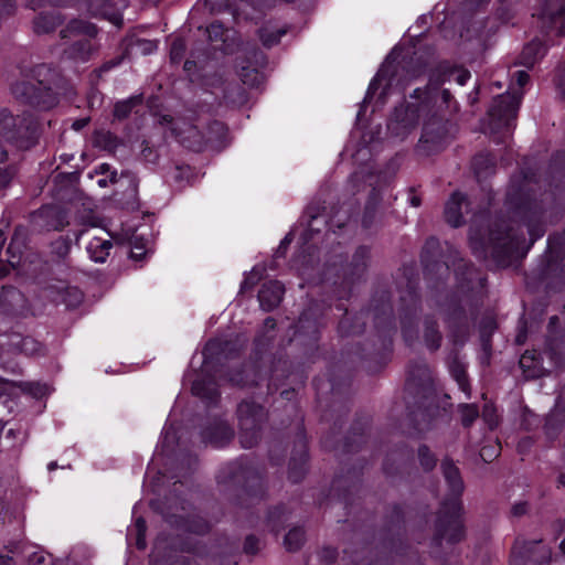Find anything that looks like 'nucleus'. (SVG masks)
Returning a JSON list of instances; mask_svg holds the SVG:
<instances>
[{
  "label": "nucleus",
  "instance_id": "36",
  "mask_svg": "<svg viewBox=\"0 0 565 565\" xmlns=\"http://www.w3.org/2000/svg\"><path fill=\"white\" fill-rule=\"evenodd\" d=\"M182 51H183V43L181 41L173 42L172 47H171V53H170L171 58L173 61L181 58Z\"/></svg>",
  "mask_w": 565,
  "mask_h": 565
},
{
  "label": "nucleus",
  "instance_id": "34",
  "mask_svg": "<svg viewBox=\"0 0 565 565\" xmlns=\"http://www.w3.org/2000/svg\"><path fill=\"white\" fill-rule=\"evenodd\" d=\"M188 135L182 136L180 135L181 142L185 143L189 148H195L194 142L190 140L191 137H199V131L194 127H189L186 130Z\"/></svg>",
  "mask_w": 565,
  "mask_h": 565
},
{
  "label": "nucleus",
  "instance_id": "38",
  "mask_svg": "<svg viewBox=\"0 0 565 565\" xmlns=\"http://www.w3.org/2000/svg\"><path fill=\"white\" fill-rule=\"evenodd\" d=\"M146 255V250L143 248V246H138V245H135L132 248H131V252H130V257L135 260H141L142 257Z\"/></svg>",
  "mask_w": 565,
  "mask_h": 565
},
{
  "label": "nucleus",
  "instance_id": "49",
  "mask_svg": "<svg viewBox=\"0 0 565 565\" xmlns=\"http://www.w3.org/2000/svg\"><path fill=\"white\" fill-rule=\"evenodd\" d=\"M449 98H450L449 92L448 90H444L443 92V99H444V102L448 103Z\"/></svg>",
  "mask_w": 565,
  "mask_h": 565
},
{
  "label": "nucleus",
  "instance_id": "27",
  "mask_svg": "<svg viewBox=\"0 0 565 565\" xmlns=\"http://www.w3.org/2000/svg\"><path fill=\"white\" fill-rule=\"evenodd\" d=\"M418 454H419L420 463L426 470H429L435 466V458L429 452L428 448H426V447L419 448Z\"/></svg>",
  "mask_w": 565,
  "mask_h": 565
},
{
  "label": "nucleus",
  "instance_id": "32",
  "mask_svg": "<svg viewBox=\"0 0 565 565\" xmlns=\"http://www.w3.org/2000/svg\"><path fill=\"white\" fill-rule=\"evenodd\" d=\"M469 239L473 253L478 256H483L487 249L483 243H481L472 232L470 233Z\"/></svg>",
  "mask_w": 565,
  "mask_h": 565
},
{
  "label": "nucleus",
  "instance_id": "10",
  "mask_svg": "<svg viewBox=\"0 0 565 565\" xmlns=\"http://www.w3.org/2000/svg\"><path fill=\"white\" fill-rule=\"evenodd\" d=\"M466 202L463 194L456 192L451 195L445 207V215L447 222L457 227L461 224V206Z\"/></svg>",
  "mask_w": 565,
  "mask_h": 565
},
{
  "label": "nucleus",
  "instance_id": "61",
  "mask_svg": "<svg viewBox=\"0 0 565 565\" xmlns=\"http://www.w3.org/2000/svg\"><path fill=\"white\" fill-rule=\"evenodd\" d=\"M13 93L18 95V94H19V87H15V88L13 89Z\"/></svg>",
  "mask_w": 565,
  "mask_h": 565
},
{
  "label": "nucleus",
  "instance_id": "19",
  "mask_svg": "<svg viewBox=\"0 0 565 565\" xmlns=\"http://www.w3.org/2000/svg\"><path fill=\"white\" fill-rule=\"evenodd\" d=\"M90 50L92 45L89 42L78 41L73 45L70 52V56L74 60L85 61L88 57Z\"/></svg>",
  "mask_w": 565,
  "mask_h": 565
},
{
  "label": "nucleus",
  "instance_id": "25",
  "mask_svg": "<svg viewBox=\"0 0 565 565\" xmlns=\"http://www.w3.org/2000/svg\"><path fill=\"white\" fill-rule=\"evenodd\" d=\"M451 372H452L459 387L461 388V391L465 392L467 394V396H469L468 384L466 381V373H465L463 367L457 365L451 370Z\"/></svg>",
  "mask_w": 565,
  "mask_h": 565
},
{
  "label": "nucleus",
  "instance_id": "54",
  "mask_svg": "<svg viewBox=\"0 0 565 565\" xmlns=\"http://www.w3.org/2000/svg\"><path fill=\"white\" fill-rule=\"evenodd\" d=\"M100 170H102V172H107V171L109 170V166H108V164H106V163H103V164L100 166Z\"/></svg>",
  "mask_w": 565,
  "mask_h": 565
},
{
  "label": "nucleus",
  "instance_id": "63",
  "mask_svg": "<svg viewBox=\"0 0 565 565\" xmlns=\"http://www.w3.org/2000/svg\"><path fill=\"white\" fill-rule=\"evenodd\" d=\"M115 175H116V173L111 172V181H115Z\"/></svg>",
  "mask_w": 565,
  "mask_h": 565
},
{
  "label": "nucleus",
  "instance_id": "52",
  "mask_svg": "<svg viewBox=\"0 0 565 565\" xmlns=\"http://www.w3.org/2000/svg\"><path fill=\"white\" fill-rule=\"evenodd\" d=\"M527 359H529V358H527V355H526V354H524V355L521 358V360H520V365H521V366H525V365H526L525 363H526V360H527Z\"/></svg>",
  "mask_w": 565,
  "mask_h": 565
},
{
  "label": "nucleus",
  "instance_id": "28",
  "mask_svg": "<svg viewBox=\"0 0 565 565\" xmlns=\"http://www.w3.org/2000/svg\"><path fill=\"white\" fill-rule=\"evenodd\" d=\"M508 241H509L508 234L504 237H501V236H495L494 233H491L490 237H489V243L493 250L497 248L509 249L510 242H508Z\"/></svg>",
  "mask_w": 565,
  "mask_h": 565
},
{
  "label": "nucleus",
  "instance_id": "21",
  "mask_svg": "<svg viewBox=\"0 0 565 565\" xmlns=\"http://www.w3.org/2000/svg\"><path fill=\"white\" fill-rule=\"evenodd\" d=\"M21 351L28 355H36L43 351L40 342L32 338H24L21 341Z\"/></svg>",
  "mask_w": 565,
  "mask_h": 565
},
{
  "label": "nucleus",
  "instance_id": "2",
  "mask_svg": "<svg viewBox=\"0 0 565 565\" xmlns=\"http://www.w3.org/2000/svg\"><path fill=\"white\" fill-rule=\"evenodd\" d=\"M441 470L449 489V499L443 504L444 516L439 519L440 526L444 527L441 535L450 542L459 541L462 537V524L459 521L460 502L459 497L463 491L458 468L449 460H444Z\"/></svg>",
  "mask_w": 565,
  "mask_h": 565
},
{
  "label": "nucleus",
  "instance_id": "14",
  "mask_svg": "<svg viewBox=\"0 0 565 565\" xmlns=\"http://www.w3.org/2000/svg\"><path fill=\"white\" fill-rule=\"evenodd\" d=\"M285 33V29L266 25L259 31V38L265 46H273Z\"/></svg>",
  "mask_w": 565,
  "mask_h": 565
},
{
  "label": "nucleus",
  "instance_id": "33",
  "mask_svg": "<svg viewBox=\"0 0 565 565\" xmlns=\"http://www.w3.org/2000/svg\"><path fill=\"white\" fill-rule=\"evenodd\" d=\"M137 45H138V49L143 54H150V53L154 52L158 46L156 41H150V40L138 41Z\"/></svg>",
  "mask_w": 565,
  "mask_h": 565
},
{
  "label": "nucleus",
  "instance_id": "23",
  "mask_svg": "<svg viewBox=\"0 0 565 565\" xmlns=\"http://www.w3.org/2000/svg\"><path fill=\"white\" fill-rule=\"evenodd\" d=\"M478 417V409L475 405H463L461 407V419L465 426L471 425V423Z\"/></svg>",
  "mask_w": 565,
  "mask_h": 565
},
{
  "label": "nucleus",
  "instance_id": "59",
  "mask_svg": "<svg viewBox=\"0 0 565 565\" xmlns=\"http://www.w3.org/2000/svg\"><path fill=\"white\" fill-rule=\"evenodd\" d=\"M558 87L563 90V93H565V88H563V83L562 82L558 83Z\"/></svg>",
  "mask_w": 565,
  "mask_h": 565
},
{
  "label": "nucleus",
  "instance_id": "29",
  "mask_svg": "<svg viewBox=\"0 0 565 565\" xmlns=\"http://www.w3.org/2000/svg\"><path fill=\"white\" fill-rule=\"evenodd\" d=\"M54 22L49 20L47 17H40L34 22V28L38 33L50 32L54 29Z\"/></svg>",
  "mask_w": 565,
  "mask_h": 565
},
{
  "label": "nucleus",
  "instance_id": "11",
  "mask_svg": "<svg viewBox=\"0 0 565 565\" xmlns=\"http://www.w3.org/2000/svg\"><path fill=\"white\" fill-rule=\"evenodd\" d=\"M40 215L47 220L46 226L50 230L60 231L68 224L66 214L61 209L55 206L43 207L40 211Z\"/></svg>",
  "mask_w": 565,
  "mask_h": 565
},
{
  "label": "nucleus",
  "instance_id": "41",
  "mask_svg": "<svg viewBox=\"0 0 565 565\" xmlns=\"http://www.w3.org/2000/svg\"><path fill=\"white\" fill-rule=\"evenodd\" d=\"M14 8L12 0H0V9L4 13H10Z\"/></svg>",
  "mask_w": 565,
  "mask_h": 565
},
{
  "label": "nucleus",
  "instance_id": "35",
  "mask_svg": "<svg viewBox=\"0 0 565 565\" xmlns=\"http://www.w3.org/2000/svg\"><path fill=\"white\" fill-rule=\"evenodd\" d=\"M221 345H222V343L220 340L209 341L203 350V355L205 358L213 355L218 349H221Z\"/></svg>",
  "mask_w": 565,
  "mask_h": 565
},
{
  "label": "nucleus",
  "instance_id": "58",
  "mask_svg": "<svg viewBox=\"0 0 565 565\" xmlns=\"http://www.w3.org/2000/svg\"><path fill=\"white\" fill-rule=\"evenodd\" d=\"M49 470H53L55 468V463L54 462H51L49 466H47Z\"/></svg>",
  "mask_w": 565,
  "mask_h": 565
},
{
  "label": "nucleus",
  "instance_id": "46",
  "mask_svg": "<svg viewBox=\"0 0 565 565\" xmlns=\"http://www.w3.org/2000/svg\"><path fill=\"white\" fill-rule=\"evenodd\" d=\"M86 125V120L83 119V120H77L73 124V128L78 130L81 128H83L84 126Z\"/></svg>",
  "mask_w": 565,
  "mask_h": 565
},
{
  "label": "nucleus",
  "instance_id": "26",
  "mask_svg": "<svg viewBox=\"0 0 565 565\" xmlns=\"http://www.w3.org/2000/svg\"><path fill=\"white\" fill-rule=\"evenodd\" d=\"M70 30L78 33H85L87 35H94L96 33L94 25L81 21H73L70 24Z\"/></svg>",
  "mask_w": 565,
  "mask_h": 565
},
{
  "label": "nucleus",
  "instance_id": "24",
  "mask_svg": "<svg viewBox=\"0 0 565 565\" xmlns=\"http://www.w3.org/2000/svg\"><path fill=\"white\" fill-rule=\"evenodd\" d=\"M425 340L427 347L434 350L439 347L440 335L433 327H427L425 332Z\"/></svg>",
  "mask_w": 565,
  "mask_h": 565
},
{
  "label": "nucleus",
  "instance_id": "40",
  "mask_svg": "<svg viewBox=\"0 0 565 565\" xmlns=\"http://www.w3.org/2000/svg\"><path fill=\"white\" fill-rule=\"evenodd\" d=\"M11 174L0 167V190L3 189L10 181Z\"/></svg>",
  "mask_w": 565,
  "mask_h": 565
},
{
  "label": "nucleus",
  "instance_id": "53",
  "mask_svg": "<svg viewBox=\"0 0 565 565\" xmlns=\"http://www.w3.org/2000/svg\"><path fill=\"white\" fill-rule=\"evenodd\" d=\"M230 381L237 385H241L243 383V381L241 379H236V377H231Z\"/></svg>",
  "mask_w": 565,
  "mask_h": 565
},
{
  "label": "nucleus",
  "instance_id": "9",
  "mask_svg": "<svg viewBox=\"0 0 565 565\" xmlns=\"http://www.w3.org/2000/svg\"><path fill=\"white\" fill-rule=\"evenodd\" d=\"M111 247L113 244L109 239L103 237H93L89 241L86 250L92 260L95 263H104L109 256Z\"/></svg>",
  "mask_w": 565,
  "mask_h": 565
},
{
  "label": "nucleus",
  "instance_id": "47",
  "mask_svg": "<svg viewBox=\"0 0 565 565\" xmlns=\"http://www.w3.org/2000/svg\"><path fill=\"white\" fill-rule=\"evenodd\" d=\"M253 543H254V539L253 537H248L247 541H246V548L248 551H250V552L253 551L252 550L253 548Z\"/></svg>",
  "mask_w": 565,
  "mask_h": 565
},
{
  "label": "nucleus",
  "instance_id": "42",
  "mask_svg": "<svg viewBox=\"0 0 565 565\" xmlns=\"http://www.w3.org/2000/svg\"><path fill=\"white\" fill-rule=\"evenodd\" d=\"M526 511V504L525 503H516L512 508V512L514 515H521Z\"/></svg>",
  "mask_w": 565,
  "mask_h": 565
},
{
  "label": "nucleus",
  "instance_id": "62",
  "mask_svg": "<svg viewBox=\"0 0 565 565\" xmlns=\"http://www.w3.org/2000/svg\"><path fill=\"white\" fill-rule=\"evenodd\" d=\"M18 131H19V134H23L21 126L18 127Z\"/></svg>",
  "mask_w": 565,
  "mask_h": 565
},
{
  "label": "nucleus",
  "instance_id": "15",
  "mask_svg": "<svg viewBox=\"0 0 565 565\" xmlns=\"http://www.w3.org/2000/svg\"><path fill=\"white\" fill-rule=\"evenodd\" d=\"M18 127L17 118L8 113L1 114L0 119V135L8 141H15V135L12 128Z\"/></svg>",
  "mask_w": 565,
  "mask_h": 565
},
{
  "label": "nucleus",
  "instance_id": "20",
  "mask_svg": "<svg viewBox=\"0 0 565 565\" xmlns=\"http://www.w3.org/2000/svg\"><path fill=\"white\" fill-rule=\"evenodd\" d=\"M140 102L139 97H131L115 105L114 115L117 118H125L131 111V108Z\"/></svg>",
  "mask_w": 565,
  "mask_h": 565
},
{
  "label": "nucleus",
  "instance_id": "45",
  "mask_svg": "<svg viewBox=\"0 0 565 565\" xmlns=\"http://www.w3.org/2000/svg\"><path fill=\"white\" fill-rule=\"evenodd\" d=\"M49 392V388L46 385H36V392L35 395L42 396Z\"/></svg>",
  "mask_w": 565,
  "mask_h": 565
},
{
  "label": "nucleus",
  "instance_id": "16",
  "mask_svg": "<svg viewBox=\"0 0 565 565\" xmlns=\"http://www.w3.org/2000/svg\"><path fill=\"white\" fill-rule=\"evenodd\" d=\"M470 78V73L466 70H450L444 73V77L440 79V82L445 81H455L460 86H463L467 81ZM430 84H435V79L430 77L429 79ZM439 83V81L436 82V85Z\"/></svg>",
  "mask_w": 565,
  "mask_h": 565
},
{
  "label": "nucleus",
  "instance_id": "64",
  "mask_svg": "<svg viewBox=\"0 0 565 565\" xmlns=\"http://www.w3.org/2000/svg\"><path fill=\"white\" fill-rule=\"evenodd\" d=\"M305 320V316L299 319V323H302Z\"/></svg>",
  "mask_w": 565,
  "mask_h": 565
},
{
  "label": "nucleus",
  "instance_id": "37",
  "mask_svg": "<svg viewBox=\"0 0 565 565\" xmlns=\"http://www.w3.org/2000/svg\"><path fill=\"white\" fill-rule=\"evenodd\" d=\"M518 86L521 88L529 82V74L525 71H518L513 76Z\"/></svg>",
  "mask_w": 565,
  "mask_h": 565
},
{
  "label": "nucleus",
  "instance_id": "5",
  "mask_svg": "<svg viewBox=\"0 0 565 565\" xmlns=\"http://www.w3.org/2000/svg\"><path fill=\"white\" fill-rule=\"evenodd\" d=\"M522 95L515 90L508 92L493 99L489 116L499 124L508 122L515 116Z\"/></svg>",
  "mask_w": 565,
  "mask_h": 565
},
{
  "label": "nucleus",
  "instance_id": "57",
  "mask_svg": "<svg viewBox=\"0 0 565 565\" xmlns=\"http://www.w3.org/2000/svg\"><path fill=\"white\" fill-rule=\"evenodd\" d=\"M559 548L563 552V554L565 555V539L561 542Z\"/></svg>",
  "mask_w": 565,
  "mask_h": 565
},
{
  "label": "nucleus",
  "instance_id": "18",
  "mask_svg": "<svg viewBox=\"0 0 565 565\" xmlns=\"http://www.w3.org/2000/svg\"><path fill=\"white\" fill-rule=\"evenodd\" d=\"M303 531L299 527L291 529L285 537V546L289 551H297L303 543Z\"/></svg>",
  "mask_w": 565,
  "mask_h": 565
},
{
  "label": "nucleus",
  "instance_id": "39",
  "mask_svg": "<svg viewBox=\"0 0 565 565\" xmlns=\"http://www.w3.org/2000/svg\"><path fill=\"white\" fill-rule=\"evenodd\" d=\"M497 449L495 448H488V447H483L480 451V456L483 460L488 461V460H491L492 458H494L497 456Z\"/></svg>",
  "mask_w": 565,
  "mask_h": 565
},
{
  "label": "nucleus",
  "instance_id": "50",
  "mask_svg": "<svg viewBox=\"0 0 565 565\" xmlns=\"http://www.w3.org/2000/svg\"><path fill=\"white\" fill-rule=\"evenodd\" d=\"M411 203L414 206H418L420 202H419L418 198L414 196V198H412Z\"/></svg>",
  "mask_w": 565,
  "mask_h": 565
},
{
  "label": "nucleus",
  "instance_id": "12",
  "mask_svg": "<svg viewBox=\"0 0 565 565\" xmlns=\"http://www.w3.org/2000/svg\"><path fill=\"white\" fill-rule=\"evenodd\" d=\"M233 436V431L225 424H218L213 430L206 433L204 438L207 439L214 447H222Z\"/></svg>",
  "mask_w": 565,
  "mask_h": 565
},
{
  "label": "nucleus",
  "instance_id": "48",
  "mask_svg": "<svg viewBox=\"0 0 565 565\" xmlns=\"http://www.w3.org/2000/svg\"><path fill=\"white\" fill-rule=\"evenodd\" d=\"M536 45L535 44H531V45H527L525 49H524V54H529L531 52H533L535 50Z\"/></svg>",
  "mask_w": 565,
  "mask_h": 565
},
{
  "label": "nucleus",
  "instance_id": "7",
  "mask_svg": "<svg viewBox=\"0 0 565 565\" xmlns=\"http://www.w3.org/2000/svg\"><path fill=\"white\" fill-rule=\"evenodd\" d=\"M51 292L54 301L64 303L68 308L78 307L84 299L83 292L77 287L64 282L53 286Z\"/></svg>",
  "mask_w": 565,
  "mask_h": 565
},
{
  "label": "nucleus",
  "instance_id": "13",
  "mask_svg": "<svg viewBox=\"0 0 565 565\" xmlns=\"http://www.w3.org/2000/svg\"><path fill=\"white\" fill-rule=\"evenodd\" d=\"M191 390L194 395L203 399L213 401L217 396L215 384L211 381L195 380Z\"/></svg>",
  "mask_w": 565,
  "mask_h": 565
},
{
  "label": "nucleus",
  "instance_id": "30",
  "mask_svg": "<svg viewBox=\"0 0 565 565\" xmlns=\"http://www.w3.org/2000/svg\"><path fill=\"white\" fill-rule=\"evenodd\" d=\"M482 416L491 428H493L498 424L495 409L491 404L484 405Z\"/></svg>",
  "mask_w": 565,
  "mask_h": 565
},
{
  "label": "nucleus",
  "instance_id": "17",
  "mask_svg": "<svg viewBox=\"0 0 565 565\" xmlns=\"http://www.w3.org/2000/svg\"><path fill=\"white\" fill-rule=\"evenodd\" d=\"M239 76L244 84L252 87L259 85L262 82V74L256 67L249 68L242 65L239 67Z\"/></svg>",
  "mask_w": 565,
  "mask_h": 565
},
{
  "label": "nucleus",
  "instance_id": "3",
  "mask_svg": "<svg viewBox=\"0 0 565 565\" xmlns=\"http://www.w3.org/2000/svg\"><path fill=\"white\" fill-rule=\"evenodd\" d=\"M241 427V444L244 448H252L257 441V428L265 417L264 409L252 402H243L237 408Z\"/></svg>",
  "mask_w": 565,
  "mask_h": 565
},
{
  "label": "nucleus",
  "instance_id": "8",
  "mask_svg": "<svg viewBox=\"0 0 565 565\" xmlns=\"http://www.w3.org/2000/svg\"><path fill=\"white\" fill-rule=\"evenodd\" d=\"M284 287L278 281H269L263 285L258 294L260 307L265 311L276 308L282 298Z\"/></svg>",
  "mask_w": 565,
  "mask_h": 565
},
{
  "label": "nucleus",
  "instance_id": "22",
  "mask_svg": "<svg viewBox=\"0 0 565 565\" xmlns=\"http://www.w3.org/2000/svg\"><path fill=\"white\" fill-rule=\"evenodd\" d=\"M134 529L137 534L136 545L138 548L143 550L146 547V522L142 518H138L135 521Z\"/></svg>",
  "mask_w": 565,
  "mask_h": 565
},
{
  "label": "nucleus",
  "instance_id": "55",
  "mask_svg": "<svg viewBox=\"0 0 565 565\" xmlns=\"http://www.w3.org/2000/svg\"><path fill=\"white\" fill-rule=\"evenodd\" d=\"M265 324H266L267 327L273 328L275 323H274V320H273V319H267V320L265 321Z\"/></svg>",
  "mask_w": 565,
  "mask_h": 565
},
{
  "label": "nucleus",
  "instance_id": "56",
  "mask_svg": "<svg viewBox=\"0 0 565 565\" xmlns=\"http://www.w3.org/2000/svg\"><path fill=\"white\" fill-rule=\"evenodd\" d=\"M290 241H291V238H290L289 236H286V237L284 238V241L281 242V246H285V245L289 244V243H290Z\"/></svg>",
  "mask_w": 565,
  "mask_h": 565
},
{
  "label": "nucleus",
  "instance_id": "6",
  "mask_svg": "<svg viewBox=\"0 0 565 565\" xmlns=\"http://www.w3.org/2000/svg\"><path fill=\"white\" fill-rule=\"evenodd\" d=\"M550 551L540 545L539 542L516 541L511 553V562L514 565H527V562L546 561Z\"/></svg>",
  "mask_w": 565,
  "mask_h": 565
},
{
  "label": "nucleus",
  "instance_id": "4",
  "mask_svg": "<svg viewBox=\"0 0 565 565\" xmlns=\"http://www.w3.org/2000/svg\"><path fill=\"white\" fill-rule=\"evenodd\" d=\"M405 86L406 83L402 82V76L397 74L394 64L387 60L382 65L374 79L371 82L364 98V103L370 102L379 88H382V96H386L391 93V90L395 88L402 90L405 88Z\"/></svg>",
  "mask_w": 565,
  "mask_h": 565
},
{
  "label": "nucleus",
  "instance_id": "1",
  "mask_svg": "<svg viewBox=\"0 0 565 565\" xmlns=\"http://www.w3.org/2000/svg\"><path fill=\"white\" fill-rule=\"evenodd\" d=\"M420 118L424 120L420 147L427 152L438 150L443 145L444 126L436 114L431 113L428 102L416 100L397 107L387 129L392 136L403 139L415 129Z\"/></svg>",
  "mask_w": 565,
  "mask_h": 565
},
{
  "label": "nucleus",
  "instance_id": "43",
  "mask_svg": "<svg viewBox=\"0 0 565 565\" xmlns=\"http://www.w3.org/2000/svg\"><path fill=\"white\" fill-rule=\"evenodd\" d=\"M557 1H558V4L556 6L555 10L548 8V9H546L544 14L554 15L555 11H558L565 7V0H557Z\"/></svg>",
  "mask_w": 565,
  "mask_h": 565
},
{
  "label": "nucleus",
  "instance_id": "51",
  "mask_svg": "<svg viewBox=\"0 0 565 565\" xmlns=\"http://www.w3.org/2000/svg\"><path fill=\"white\" fill-rule=\"evenodd\" d=\"M7 158V152L0 148V162L4 161Z\"/></svg>",
  "mask_w": 565,
  "mask_h": 565
},
{
  "label": "nucleus",
  "instance_id": "60",
  "mask_svg": "<svg viewBox=\"0 0 565 565\" xmlns=\"http://www.w3.org/2000/svg\"><path fill=\"white\" fill-rule=\"evenodd\" d=\"M98 184H99L100 186H104V185H105V181H104V180H98Z\"/></svg>",
  "mask_w": 565,
  "mask_h": 565
},
{
  "label": "nucleus",
  "instance_id": "31",
  "mask_svg": "<svg viewBox=\"0 0 565 565\" xmlns=\"http://www.w3.org/2000/svg\"><path fill=\"white\" fill-rule=\"evenodd\" d=\"M207 33L211 40L223 39L224 29L223 25L218 22H213L207 28Z\"/></svg>",
  "mask_w": 565,
  "mask_h": 565
},
{
  "label": "nucleus",
  "instance_id": "44",
  "mask_svg": "<svg viewBox=\"0 0 565 565\" xmlns=\"http://www.w3.org/2000/svg\"><path fill=\"white\" fill-rule=\"evenodd\" d=\"M529 232L533 239H536L543 235L542 228L530 227Z\"/></svg>",
  "mask_w": 565,
  "mask_h": 565
}]
</instances>
